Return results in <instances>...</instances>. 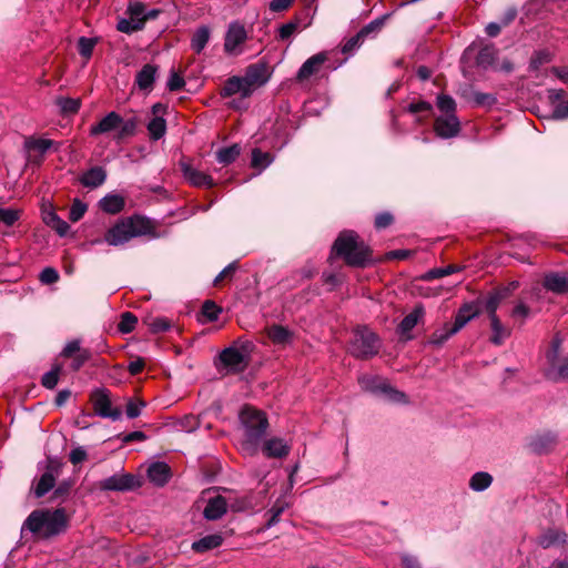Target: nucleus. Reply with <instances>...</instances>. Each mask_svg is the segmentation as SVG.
Instances as JSON below:
<instances>
[{
	"instance_id": "nucleus-1",
	"label": "nucleus",
	"mask_w": 568,
	"mask_h": 568,
	"mask_svg": "<svg viewBox=\"0 0 568 568\" xmlns=\"http://www.w3.org/2000/svg\"><path fill=\"white\" fill-rule=\"evenodd\" d=\"M334 256L342 257L348 266L366 267L373 262L371 247L354 231H343L335 240L328 262L332 263Z\"/></svg>"
},
{
	"instance_id": "nucleus-2",
	"label": "nucleus",
	"mask_w": 568,
	"mask_h": 568,
	"mask_svg": "<svg viewBox=\"0 0 568 568\" xmlns=\"http://www.w3.org/2000/svg\"><path fill=\"white\" fill-rule=\"evenodd\" d=\"M68 525L63 508L33 510L24 520L21 532L29 530L38 538L48 539L65 530Z\"/></svg>"
},
{
	"instance_id": "nucleus-3",
	"label": "nucleus",
	"mask_w": 568,
	"mask_h": 568,
	"mask_svg": "<svg viewBox=\"0 0 568 568\" xmlns=\"http://www.w3.org/2000/svg\"><path fill=\"white\" fill-rule=\"evenodd\" d=\"M240 420L243 429L242 449L248 455H255L268 427L266 415L254 407L245 406L240 414Z\"/></svg>"
},
{
	"instance_id": "nucleus-4",
	"label": "nucleus",
	"mask_w": 568,
	"mask_h": 568,
	"mask_svg": "<svg viewBox=\"0 0 568 568\" xmlns=\"http://www.w3.org/2000/svg\"><path fill=\"white\" fill-rule=\"evenodd\" d=\"M381 341L378 336L367 327H357L348 345V352L358 359H368L378 354Z\"/></svg>"
},
{
	"instance_id": "nucleus-5",
	"label": "nucleus",
	"mask_w": 568,
	"mask_h": 568,
	"mask_svg": "<svg viewBox=\"0 0 568 568\" xmlns=\"http://www.w3.org/2000/svg\"><path fill=\"white\" fill-rule=\"evenodd\" d=\"M358 383L362 389L369 392L374 395H379L385 397L389 402L394 403H405L406 395L403 392H399L393 388L388 382L378 376L372 375H363L358 378Z\"/></svg>"
},
{
	"instance_id": "nucleus-6",
	"label": "nucleus",
	"mask_w": 568,
	"mask_h": 568,
	"mask_svg": "<svg viewBox=\"0 0 568 568\" xmlns=\"http://www.w3.org/2000/svg\"><path fill=\"white\" fill-rule=\"evenodd\" d=\"M247 40L245 27L240 21H232L224 37V52L229 55H239L243 52L242 45Z\"/></svg>"
},
{
	"instance_id": "nucleus-7",
	"label": "nucleus",
	"mask_w": 568,
	"mask_h": 568,
	"mask_svg": "<svg viewBox=\"0 0 568 568\" xmlns=\"http://www.w3.org/2000/svg\"><path fill=\"white\" fill-rule=\"evenodd\" d=\"M90 399L95 414L100 417L110 418L112 420H119L121 418V409L112 407L109 392L105 388L93 390Z\"/></svg>"
},
{
	"instance_id": "nucleus-8",
	"label": "nucleus",
	"mask_w": 568,
	"mask_h": 568,
	"mask_svg": "<svg viewBox=\"0 0 568 568\" xmlns=\"http://www.w3.org/2000/svg\"><path fill=\"white\" fill-rule=\"evenodd\" d=\"M59 356L62 358H71L72 362L70 364V368L73 372H78L87 362L91 359L92 353L89 348L81 346L80 339H72L64 345Z\"/></svg>"
},
{
	"instance_id": "nucleus-9",
	"label": "nucleus",
	"mask_w": 568,
	"mask_h": 568,
	"mask_svg": "<svg viewBox=\"0 0 568 568\" xmlns=\"http://www.w3.org/2000/svg\"><path fill=\"white\" fill-rule=\"evenodd\" d=\"M102 490L131 491L141 487V480L132 474H114L99 484Z\"/></svg>"
},
{
	"instance_id": "nucleus-10",
	"label": "nucleus",
	"mask_w": 568,
	"mask_h": 568,
	"mask_svg": "<svg viewBox=\"0 0 568 568\" xmlns=\"http://www.w3.org/2000/svg\"><path fill=\"white\" fill-rule=\"evenodd\" d=\"M54 142L49 139L29 136L24 140V150L27 152V161L33 165H41L47 151L52 148Z\"/></svg>"
},
{
	"instance_id": "nucleus-11",
	"label": "nucleus",
	"mask_w": 568,
	"mask_h": 568,
	"mask_svg": "<svg viewBox=\"0 0 568 568\" xmlns=\"http://www.w3.org/2000/svg\"><path fill=\"white\" fill-rule=\"evenodd\" d=\"M243 78L247 87L252 89V92L256 88L264 85L271 78V71L267 62L258 61L256 63L250 64L246 68Z\"/></svg>"
},
{
	"instance_id": "nucleus-12",
	"label": "nucleus",
	"mask_w": 568,
	"mask_h": 568,
	"mask_svg": "<svg viewBox=\"0 0 568 568\" xmlns=\"http://www.w3.org/2000/svg\"><path fill=\"white\" fill-rule=\"evenodd\" d=\"M328 55L329 53L327 51H322L310 57L298 69L296 81L302 83L307 81L311 77L318 74L328 61Z\"/></svg>"
},
{
	"instance_id": "nucleus-13",
	"label": "nucleus",
	"mask_w": 568,
	"mask_h": 568,
	"mask_svg": "<svg viewBox=\"0 0 568 568\" xmlns=\"http://www.w3.org/2000/svg\"><path fill=\"white\" fill-rule=\"evenodd\" d=\"M434 131L442 139H452L460 131V122L456 114H443L435 119Z\"/></svg>"
},
{
	"instance_id": "nucleus-14",
	"label": "nucleus",
	"mask_w": 568,
	"mask_h": 568,
	"mask_svg": "<svg viewBox=\"0 0 568 568\" xmlns=\"http://www.w3.org/2000/svg\"><path fill=\"white\" fill-rule=\"evenodd\" d=\"M124 219L129 226L132 239L145 235L153 239L158 237L156 229L152 220L141 215H132Z\"/></svg>"
},
{
	"instance_id": "nucleus-15",
	"label": "nucleus",
	"mask_w": 568,
	"mask_h": 568,
	"mask_svg": "<svg viewBox=\"0 0 568 568\" xmlns=\"http://www.w3.org/2000/svg\"><path fill=\"white\" fill-rule=\"evenodd\" d=\"M220 361L232 373L243 372L247 366L245 355L234 346L223 349L220 354Z\"/></svg>"
},
{
	"instance_id": "nucleus-16",
	"label": "nucleus",
	"mask_w": 568,
	"mask_h": 568,
	"mask_svg": "<svg viewBox=\"0 0 568 568\" xmlns=\"http://www.w3.org/2000/svg\"><path fill=\"white\" fill-rule=\"evenodd\" d=\"M132 239L125 219H121L104 234V241L112 246L123 245Z\"/></svg>"
},
{
	"instance_id": "nucleus-17",
	"label": "nucleus",
	"mask_w": 568,
	"mask_h": 568,
	"mask_svg": "<svg viewBox=\"0 0 568 568\" xmlns=\"http://www.w3.org/2000/svg\"><path fill=\"white\" fill-rule=\"evenodd\" d=\"M181 170L185 180L196 187H213L214 181L213 178L197 169L193 168L191 164L181 163Z\"/></svg>"
},
{
	"instance_id": "nucleus-18",
	"label": "nucleus",
	"mask_w": 568,
	"mask_h": 568,
	"mask_svg": "<svg viewBox=\"0 0 568 568\" xmlns=\"http://www.w3.org/2000/svg\"><path fill=\"white\" fill-rule=\"evenodd\" d=\"M237 93L241 94L242 98H248L252 94V89L247 87L243 77H230L221 90V95L229 98Z\"/></svg>"
},
{
	"instance_id": "nucleus-19",
	"label": "nucleus",
	"mask_w": 568,
	"mask_h": 568,
	"mask_svg": "<svg viewBox=\"0 0 568 568\" xmlns=\"http://www.w3.org/2000/svg\"><path fill=\"white\" fill-rule=\"evenodd\" d=\"M121 123L122 116L119 113L112 111L108 113L103 119H101L100 122H98L95 125L91 126L90 134L99 135L119 130Z\"/></svg>"
},
{
	"instance_id": "nucleus-20",
	"label": "nucleus",
	"mask_w": 568,
	"mask_h": 568,
	"mask_svg": "<svg viewBox=\"0 0 568 568\" xmlns=\"http://www.w3.org/2000/svg\"><path fill=\"white\" fill-rule=\"evenodd\" d=\"M549 367L546 371V377L552 382L568 381V355L564 358L557 357L555 361H547Z\"/></svg>"
},
{
	"instance_id": "nucleus-21",
	"label": "nucleus",
	"mask_w": 568,
	"mask_h": 568,
	"mask_svg": "<svg viewBox=\"0 0 568 568\" xmlns=\"http://www.w3.org/2000/svg\"><path fill=\"white\" fill-rule=\"evenodd\" d=\"M106 180V171L102 166H93L82 173L79 182L88 189H97L101 186Z\"/></svg>"
},
{
	"instance_id": "nucleus-22",
	"label": "nucleus",
	"mask_w": 568,
	"mask_h": 568,
	"mask_svg": "<svg viewBox=\"0 0 568 568\" xmlns=\"http://www.w3.org/2000/svg\"><path fill=\"white\" fill-rule=\"evenodd\" d=\"M159 68L154 64H144L136 73L135 84L142 91H151L158 75Z\"/></svg>"
},
{
	"instance_id": "nucleus-23",
	"label": "nucleus",
	"mask_w": 568,
	"mask_h": 568,
	"mask_svg": "<svg viewBox=\"0 0 568 568\" xmlns=\"http://www.w3.org/2000/svg\"><path fill=\"white\" fill-rule=\"evenodd\" d=\"M425 310L422 304H418L414 307V310L407 314L398 325V332L402 336H405L406 339H410L409 335L410 331L417 325L419 320L424 316Z\"/></svg>"
},
{
	"instance_id": "nucleus-24",
	"label": "nucleus",
	"mask_w": 568,
	"mask_h": 568,
	"mask_svg": "<svg viewBox=\"0 0 568 568\" xmlns=\"http://www.w3.org/2000/svg\"><path fill=\"white\" fill-rule=\"evenodd\" d=\"M148 477L156 486H164L171 477V468L166 463L155 462L148 468Z\"/></svg>"
},
{
	"instance_id": "nucleus-25",
	"label": "nucleus",
	"mask_w": 568,
	"mask_h": 568,
	"mask_svg": "<svg viewBox=\"0 0 568 568\" xmlns=\"http://www.w3.org/2000/svg\"><path fill=\"white\" fill-rule=\"evenodd\" d=\"M544 287L556 294L568 293V274L550 273L544 278Z\"/></svg>"
},
{
	"instance_id": "nucleus-26",
	"label": "nucleus",
	"mask_w": 568,
	"mask_h": 568,
	"mask_svg": "<svg viewBox=\"0 0 568 568\" xmlns=\"http://www.w3.org/2000/svg\"><path fill=\"white\" fill-rule=\"evenodd\" d=\"M290 446L281 438L265 440L262 447L264 455L268 458H283L290 454Z\"/></svg>"
},
{
	"instance_id": "nucleus-27",
	"label": "nucleus",
	"mask_w": 568,
	"mask_h": 568,
	"mask_svg": "<svg viewBox=\"0 0 568 568\" xmlns=\"http://www.w3.org/2000/svg\"><path fill=\"white\" fill-rule=\"evenodd\" d=\"M479 315V308L475 303L464 304L457 312L453 324V332H459L469 321Z\"/></svg>"
},
{
	"instance_id": "nucleus-28",
	"label": "nucleus",
	"mask_w": 568,
	"mask_h": 568,
	"mask_svg": "<svg viewBox=\"0 0 568 568\" xmlns=\"http://www.w3.org/2000/svg\"><path fill=\"white\" fill-rule=\"evenodd\" d=\"M227 510V503L226 499L222 496H215L213 498H210L203 515L209 520H216L220 519Z\"/></svg>"
},
{
	"instance_id": "nucleus-29",
	"label": "nucleus",
	"mask_w": 568,
	"mask_h": 568,
	"mask_svg": "<svg viewBox=\"0 0 568 568\" xmlns=\"http://www.w3.org/2000/svg\"><path fill=\"white\" fill-rule=\"evenodd\" d=\"M567 534L562 530L549 528L538 537V545L544 549L564 545L567 541Z\"/></svg>"
},
{
	"instance_id": "nucleus-30",
	"label": "nucleus",
	"mask_w": 568,
	"mask_h": 568,
	"mask_svg": "<svg viewBox=\"0 0 568 568\" xmlns=\"http://www.w3.org/2000/svg\"><path fill=\"white\" fill-rule=\"evenodd\" d=\"M510 295L509 287H503L490 292L485 300V310L488 313V317L497 316L496 312L501 301Z\"/></svg>"
},
{
	"instance_id": "nucleus-31",
	"label": "nucleus",
	"mask_w": 568,
	"mask_h": 568,
	"mask_svg": "<svg viewBox=\"0 0 568 568\" xmlns=\"http://www.w3.org/2000/svg\"><path fill=\"white\" fill-rule=\"evenodd\" d=\"M268 338L276 345L291 344L293 341V333L282 325H271L266 328Z\"/></svg>"
},
{
	"instance_id": "nucleus-32",
	"label": "nucleus",
	"mask_w": 568,
	"mask_h": 568,
	"mask_svg": "<svg viewBox=\"0 0 568 568\" xmlns=\"http://www.w3.org/2000/svg\"><path fill=\"white\" fill-rule=\"evenodd\" d=\"M100 209L109 214L120 213L125 205L124 197L119 194H108L99 202Z\"/></svg>"
},
{
	"instance_id": "nucleus-33",
	"label": "nucleus",
	"mask_w": 568,
	"mask_h": 568,
	"mask_svg": "<svg viewBox=\"0 0 568 568\" xmlns=\"http://www.w3.org/2000/svg\"><path fill=\"white\" fill-rule=\"evenodd\" d=\"M223 542V537L220 534H213L202 537L192 544V549L195 552L203 554L209 550L220 547Z\"/></svg>"
},
{
	"instance_id": "nucleus-34",
	"label": "nucleus",
	"mask_w": 568,
	"mask_h": 568,
	"mask_svg": "<svg viewBox=\"0 0 568 568\" xmlns=\"http://www.w3.org/2000/svg\"><path fill=\"white\" fill-rule=\"evenodd\" d=\"M405 110L408 113L416 114V122L423 123V121L433 113V105L424 100L412 101Z\"/></svg>"
},
{
	"instance_id": "nucleus-35",
	"label": "nucleus",
	"mask_w": 568,
	"mask_h": 568,
	"mask_svg": "<svg viewBox=\"0 0 568 568\" xmlns=\"http://www.w3.org/2000/svg\"><path fill=\"white\" fill-rule=\"evenodd\" d=\"M557 443V437L551 433L538 435L530 442L531 449L537 454H542L551 449Z\"/></svg>"
},
{
	"instance_id": "nucleus-36",
	"label": "nucleus",
	"mask_w": 568,
	"mask_h": 568,
	"mask_svg": "<svg viewBox=\"0 0 568 568\" xmlns=\"http://www.w3.org/2000/svg\"><path fill=\"white\" fill-rule=\"evenodd\" d=\"M55 484V477L53 473V467L48 466L47 471L42 474L39 481L34 488L36 497H43L47 493H49Z\"/></svg>"
},
{
	"instance_id": "nucleus-37",
	"label": "nucleus",
	"mask_w": 568,
	"mask_h": 568,
	"mask_svg": "<svg viewBox=\"0 0 568 568\" xmlns=\"http://www.w3.org/2000/svg\"><path fill=\"white\" fill-rule=\"evenodd\" d=\"M211 37V30L207 26H201L195 30L191 39V48L195 53H201L206 47Z\"/></svg>"
},
{
	"instance_id": "nucleus-38",
	"label": "nucleus",
	"mask_w": 568,
	"mask_h": 568,
	"mask_svg": "<svg viewBox=\"0 0 568 568\" xmlns=\"http://www.w3.org/2000/svg\"><path fill=\"white\" fill-rule=\"evenodd\" d=\"M489 320L493 332L490 342L495 345H501L510 336V331L501 324L498 316H493Z\"/></svg>"
},
{
	"instance_id": "nucleus-39",
	"label": "nucleus",
	"mask_w": 568,
	"mask_h": 568,
	"mask_svg": "<svg viewBox=\"0 0 568 568\" xmlns=\"http://www.w3.org/2000/svg\"><path fill=\"white\" fill-rule=\"evenodd\" d=\"M150 139L158 141L165 135L166 121L162 116H153L146 125Z\"/></svg>"
},
{
	"instance_id": "nucleus-40",
	"label": "nucleus",
	"mask_w": 568,
	"mask_h": 568,
	"mask_svg": "<svg viewBox=\"0 0 568 568\" xmlns=\"http://www.w3.org/2000/svg\"><path fill=\"white\" fill-rule=\"evenodd\" d=\"M241 154V148L239 144L222 148L216 152V160L223 165L233 163Z\"/></svg>"
},
{
	"instance_id": "nucleus-41",
	"label": "nucleus",
	"mask_w": 568,
	"mask_h": 568,
	"mask_svg": "<svg viewBox=\"0 0 568 568\" xmlns=\"http://www.w3.org/2000/svg\"><path fill=\"white\" fill-rule=\"evenodd\" d=\"M273 161L274 156L270 152H263L257 148L252 150L251 165L253 169L262 171L266 169Z\"/></svg>"
},
{
	"instance_id": "nucleus-42",
	"label": "nucleus",
	"mask_w": 568,
	"mask_h": 568,
	"mask_svg": "<svg viewBox=\"0 0 568 568\" xmlns=\"http://www.w3.org/2000/svg\"><path fill=\"white\" fill-rule=\"evenodd\" d=\"M63 366L60 363H54L49 372L43 374L41 378V385L44 388L53 389L58 383L62 373Z\"/></svg>"
},
{
	"instance_id": "nucleus-43",
	"label": "nucleus",
	"mask_w": 568,
	"mask_h": 568,
	"mask_svg": "<svg viewBox=\"0 0 568 568\" xmlns=\"http://www.w3.org/2000/svg\"><path fill=\"white\" fill-rule=\"evenodd\" d=\"M457 332H453V325L446 323L443 327L436 329L428 339V344L434 346H442Z\"/></svg>"
},
{
	"instance_id": "nucleus-44",
	"label": "nucleus",
	"mask_w": 568,
	"mask_h": 568,
	"mask_svg": "<svg viewBox=\"0 0 568 568\" xmlns=\"http://www.w3.org/2000/svg\"><path fill=\"white\" fill-rule=\"evenodd\" d=\"M44 222L48 226L54 230L60 236L67 235L70 226L57 213L50 212L44 216Z\"/></svg>"
},
{
	"instance_id": "nucleus-45",
	"label": "nucleus",
	"mask_w": 568,
	"mask_h": 568,
	"mask_svg": "<svg viewBox=\"0 0 568 568\" xmlns=\"http://www.w3.org/2000/svg\"><path fill=\"white\" fill-rule=\"evenodd\" d=\"M116 29L120 32L131 34L135 31L143 29V20L142 19H140V20L133 19L132 17L121 18V19H119V21L116 23Z\"/></svg>"
},
{
	"instance_id": "nucleus-46",
	"label": "nucleus",
	"mask_w": 568,
	"mask_h": 568,
	"mask_svg": "<svg viewBox=\"0 0 568 568\" xmlns=\"http://www.w3.org/2000/svg\"><path fill=\"white\" fill-rule=\"evenodd\" d=\"M139 121L136 116H132L130 119L123 120L120 124V128L115 134L116 140H123L125 138L132 136L135 134Z\"/></svg>"
},
{
	"instance_id": "nucleus-47",
	"label": "nucleus",
	"mask_w": 568,
	"mask_h": 568,
	"mask_svg": "<svg viewBox=\"0 0 568 568\" xmlns=\"http://www.w3.org/2000/svg\"><path fill=\"white\" fill-rule=\"evenodd\" d=\"M493 477L485 471H478L470 478L469 486L475 491H483L490 486Z\"/></svg>"
},
{
	"instance_id": "nucleus-48",
	"label": "nucleus",
	"mask_w": 568,
	"mask_h": 568,
	"mask_svg": "<svg viewBox=\"0 0 568 568\" xmlns=\"http://www.w3.org/2000/svg\"><path fill=\"white\" fill-rule=\"evenodd\" d=\"M222 313V308L217 306L213 301H205L201 308V315L204 320L202 322H214Z\"/></svg>"
},
{
	"instance_id": "nucleus-49",
	"label": "nucleus",
	"mask_w": 568,
	"mask_h": 568,
	"mask_svg": "<svg viewBox=\"0 0 568 568\" xmlns=\"http://www.w3.org/2000/svg\"><path fill=\"white\" fill-rule=\"evenodd\" d=\"M287 507L288 505L285 501L277 500L268 510L270 518L266 521L265 528L268 529L275 526L280 521L281 515Z\"/></svg>"
},
{
	"instance_id": "nucleus-50",
	"label": "nucleus",
	"mask_w": 568,
	"mask_h": 568,
	"mask_svg": "<svg viewBox=\"0 0 568 568\" xmlns=\"http://www.w3.org/2000/svg\"><path fill=\"white\" fill-rule=\"evenodd\" d=\"M138 323L136 316L131 312H124L121 315V320L118 324V329L123 334L131 333Z\"/></svg>"
},
{
	"instance_id": "nucleus-51",
	"label": "nucleus",
	"mask_w": 568,
	"mask_h": 568,
	"mask_svg": "<svg viewBox=\"0 0 568 568\" xmlns=\"http://www.w3.org/2000/svg\"><path fill=\"white\" fill-rule=\"evenodd\" d=\"M437 108L443 114H456V102L447 94H439L437 97Z\"/></svg>"
},
{
	"instance_id": "nucleus-52",
	"label": "nucleus",
	"mask_w": 568,
	"mask_h": 568,
	"mask_svg": "<svg viewBox=\"0 0 568 568\" xmlns=\"http://www.w3.org/2000/svg\"><path fill=\"white\" fill-rule=\"evenodd\" d=\"M20 214L19 210L0 206V223L12 226L20 219Z\"/></svg>"
},
{
	"instance_id": "nucleus-53",
	"label": "nucleus",
	"mask_w": 568,
	"mask_h": 568,
	"mask_svg": "<svg viewBox=\"0 0 568 568\" xmlns=\"http://www.w3.org/2000/svg\"><path fill=\"white\" fill-rule=\"evenodd\" d=\"M387 14L386 16H383L381 18H377L373 21H371L368 24H366L365 27H363L358 33L365 39L372 34H376L377 32L381 31V29L383 28L384 26V22L385 20L387 19Z\"/></svg>"
},
{
	"instance_id": "nucleus-54",
	"label": "nucleus",
	"mask_w": 568,
	"mask_h": 568,
	"mask_svg": "<svg viewBox=\"0 0 568 568\" xmlns=\"http://www.w3.org/2000/svg\"><path fill=\"white\" fill-rule=\"evenodd\" d=\"M460 271V267H457L455 265H447L445 267H438V268H433V270H429L424 276L423 278L424 280H435V278H440V277H444V276H447V275H450L455 272H458Z\"/></svg>"
},
{
	"instance_id": "nucleus-55",
	"label": "nucleus",
	"mask_w": 568,
	"mask_h": 568,
	"mask_svg": "<svg viewBox=\"0 0 568 568\" xmlns=\"http://www.w3.org/2000/svg\"><path fill=\"white\" fill-rule=\"evenodd\" d=\"M57 104L63 113H77L81 106L79 99L72 98H59Z\"/></svg>"
},
{
	"instance_id": "nucleus-56",
	"label": "nucleus",
	"mask_w": 568,
	"mask_h": 568,
	"mask_svg": "<svg viewBox=\"0 0 568 568\" xmlns=\"http://www.w3.org/2000/svg\"><path fill=\"white\" fill-rule=\"evenodd\" d=\"M95 43V39L81 37L78 42V50L80 55H82L85 59H89L92 55Z\"/></svg>"
},
{
	"instance_id": "nucleus-57",
	"label": "nucleus",
	"mask_w": 568,
	"mask_h": 568,
	"mask_svg": "<svg viewBox=\"0 0 568 568\" xmlns=\"http://www.w3.org/2000/svg\"><path fill=\"white\" fill-rule=\"evenodd\" d=\"M364 40L365 39L357 32L355 36L351 37L343 43V45L341 48L342 53H344V54L353 53L356 49H358L363 44Z\"/></svg>"
},
{
	"instance_id": "nucleus-58",
	"label": "nucleus",
	"mask_w": 568,
	"mask_h": 568,
	"mask_svg": "<svg viewBox=\"0 0 568 568\" xmlns=\"http://www.w3.org/2000/svg\"><path fill=\"white\" fill-rule=\"evenodd\" d=\"M87 204L82 201L75 199L73 203L71 204L70 212H69V219L72 222H78L81 220L87 212Z\"/></svg>"
},
{
	"instance_id": "nucleus-59",
	"label": "nucleus",
	"mask_w": 568,
	"mask_h": 568,
	"mask_svg": "<svg viewBox=\"0 0 568 568\" xmlns=\"http://www.w3.org/2000/svg\"><path fill=\"white\" fill-rule=\"evenodd\" d=\"M148 326L152 333L156 334L169 331L171 323L164 317H156L150 320Z\"/></svg>"
},
{
	"instance_id": "nucleus-60",
	"label": "nucleus",
	"mask_w": 568,
	"mask_h": 568,
	"mask_svg": "<svg viewBox=\"0 0 568 568\" xmlns=\"http://www.w3.org/2000/svg\"><path fill=\"white\" fill-rule=\"evenodd\" d=\"M256 506L251 496H244L230 505L233 511L251 510Z\"/></svg>"
},
{
	"instance_id": "nucleus-61",
	"label": "nucleus",
	"mask_w": 568,
	"mask_h": 568,
	"mask_svg": "<svg viewBox=\"0 0 568 568\" xmlns=\"http://www.w3.org/2000/svg\"><path fill=\"white\" fill-rule=\"evenodd\" d=\"M185 81L182 75H180L174 70L171 71L170 77L168 79L166 87L169 91L176 92L184 88Z\"/></svg>"
},
{
	"instance_id": "nucleus-62",
	"label": "nucleus",
	"mask_w": 568,
	"mask_h": 568,
	"mask_svg": "<svg viewBox=\"0 0 568 568\" xmlns=\"http://www.w3.org/2000/svg\"><path fill=\"white\" fill-rule=\"evenodd\" d=\"M60 276H59V273L55 268L53 267H44L40 275H39V280L42 284H47V285H50V284H54L59 281Z\"/></svg>"
},
{
	"instance_id": "nucleus-63",
	"label": "nucleus",
	"mask_w": 568,
	"mask_h": 568,
	"mask_svg": "<svg viewBox=\"0 0 568 568\" xmlns=\"http://www.w3.org/2000/svg\"><path fill=\"white\" fill-rule=\"evenodd\" d=\"M550 61V55L546 51H537L532 54L529 63L531 70H538L540 65Z\"/></svg>"
},
{
	"instance_id": "nucleus-64",
	"label": "nucleus",
	"mask_w": 568,
	"mask_h": 568,
	"mask_svg": "<svg viewBox=\"0 0 568 568\" xmlns=\"http://www.w3.org/2000/svg\"><path fill=\"white\" fill-rule=\"evenodd\" d=\"M551 119L554 120H565L568 118V100L561 101L554 105Z\"/></svg>"
}]
</instances>
